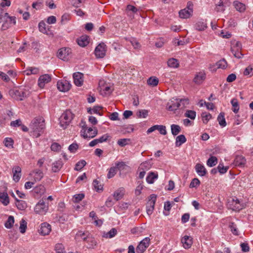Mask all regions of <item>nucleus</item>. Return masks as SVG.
<instances>
[{
    "mask_svg": "<svg viewBox=\"0 0 253 253\" xmlns=\"http://www.w3.org/2000/svg\"><path fill=\"white\" fill-rule=\"evenodd\" d=\"M73 116L72 112H64L59 118L60 126L63 128H65L66 126L70 123L73 118Z\"/></svg>",
    "mask_w": 253,
    "mask_h": 253,
    "instance_id": "obj_5",
    "label": "nucleus"
},
{
    "mask_svg": "<svg viewBox=\"0 0 253 253\" xmlns=\"http://www.w3.org/2000/svg\"><path fill=\"white\" fill-rule=\"evenodd\" d=\"M241 49L237 48L231 47V51L234 56L237 58H241L243 56V54L241 52Z\"/></svg>",
    "mask_w": 253,
    "mask_h": 253,
    "instance_id": "obj_38",
    "label": "nucleus"
},
{
    "mask_svg": "<svg viewBox=\"0 0 253 253\" xmlns=\"http://www.w3.org/2000/svg\"><path fill=\"white\" fill-rule=\"evenodd\" d=\"M51 230V225L46 223L44 222L41 224L40 229V233L42 235H48Z\"/></svg>",
    "mask_w": 253,
    "mask_h": 253,
    "instance_id": "obj_16",
    "label": "nucleus"
},
{
    "mask_svg": "<svg viewBox=\"0 0 253 253\" xmlns=\"http://www.w3.org/2000/svg\"><path fill=\"white\" fill-rule=\"evenodd\" d=\"M31 174L33 177L35 181L41 180L43 176V172L39 169H36L33 171Z\"/></svg>",
    "mask_w": 253,
    "mask_h": 253,
    "instance_id": "obj_24",
    "label": "nucleus"
},
{
    "mask_svg": "<svg viewBox=\"0 0 253 253\" xmlns=\"http://www.w3.org/2000/svg\"><path fill=\"white\" fill-rule=\"evenodd\" d=\"M158 83L159 80L156 77H150L147 80V84L152 86H155L157 85Z\"/></svg>",
    "mask_w": 253,
    "mask_h": 253,
    "instance_id": "obj_45",
    "label": "nucleus"
},
{
    "mask_svg": "<svg viewBox=\"0 0 253 253\" xmlns=\"http://www.w3.org/2000/svg\"><path fill=\"white\" fill-rule=\"evenodd\" d=\"M158 177V175L157 173L150 172L146 177V181L149 184H152L154 181Z\"/></svg>",
    "mask_w": 253,
    "mask_h": 253,
    "instance_id": "obj_31",
    "label": "nucleus"
},
{
    "mask_svg": "<svg viewBox=\"0 0 253 253\" xmlns=\"http://www.w3.org/2000/svg\"><path fill=\"white\" fill-rule=\"evenodd\" d=\"M167 64L169 67L171 68H177L179 66L178 61L175 58H170L168 60Z\"/></svg>",
    "mask_w": 253,
    "mask_h": 253,
    "instance_id": "obj_33",
    "label": "nucleus"
},
{
    "mask_svg": "<svg viewBox=\"0 0 253 253\" xmlns=\"http://www.w3.org/2000/svg\"><path fill=\"white\" fill-rule=\"evenodd\" d=\"M156 200V196L155 194H152L150 196L149 201L146 206V211L148 215H151L154 210L155 202Z\"/></svg>",
    "mask_w": 253,
    "mask_h": 253,
    "instance_id": "obj_9",
    "label": "nucleus"
},
{
    "mask_svg": "<svg viewBox=\"0 0 253 253\" xmlns=\"http://www.w3.org/2000/svg\"><path fill=\"white\" fill-rule=\"evenodd\" d=\"M137 185L135 189V194L136 196H138L141 193V190L143 188V185L142 182L138 181Z\"/></svg>",
    "mask_w": 253,
    "mask_h": 253,
    "instance_id": "obj_49",
    "label": "nucleus"
},
{
    "mask_svg": "<svg viewBox=\"0 0 253 253\" xmlns=\"http://www.w3.org/2000/svg\"><path fill=\"white\" fill-rule=\"evenodd\" d=\"M114 88L111 86H105L101 88L100 90V93L103 96H107L111 93Z\"/></svg>",
    "mask_w": 253,
    "mask_h": 253,
    "instance_id": "obj_32",
    "label": "nucleus"
},
{
    "mask_svg": "<svg viewBox=\"0 0 253 253\" xmlns=\"http://www.w3.org/2000/svg\"><path fill=\"white\" fill-rule=\"evenodd\" d=\"M51 81V77L48 74L41 76L38 80V84L41 88H43L45 84Z\"/></svg>",
    "mask_w": 253,
    "mask_h": 253,
    "instance_id": "obj_15",
    "label": "nucleus"
},
{
    "mask_svg": "<svg viewBox=\"0 0 253 253\" xmlns=\"http://www.w3.org/2000/svg\"><path fill=\"white\" fill-rule=\"evenodd\" d=\"M229 227L233 234L235 235H238V230L235 224L233 222L230 223L229 224Z\"/></svg>",
    "mask_w": 253,
    "mask_h": 253,
    "instance_id": "obj_57",
    "label": "nucleus"
},
{
    "mask_svg": "<svg viewBox=\"0 0 253 253\" xmlns=\"http://www.w3.org/2000/svg\"><path fill=\"white\" fill-rule=\"evenodd\" d=\"M56 253H63L64 252V246L62 244H57L55 247Z\"/></svg>",
    "mask_w": 253,
    "mask_h": 253,
    "instance_id": "obj_58",
    "label": "nucleus"
},
{
    "mask_svg": "<svg viewBox=\"0 0 253 253\" xmlns=\"http://www.w3.org/2000/svg\"><path fill=\"white\" fill-rule=\"evenodd\" d=\"M150 239L148 237L141 241L136 248L137 253H143L150 245Z\"/></svg>",
    "mask_w": 253,
    "mask_h": 253,
    "instance_id": "obj_8",
    "label": "nucleus"
},
{
    "mask_svg": "<svg viewBox=\"0 0 253 253\" xmlns=\"http://www.w3.org/2000/svg\"><path fill=\"white\" fill-rule=\"evenodd\" d=\"M227 62L225 59L219 60L216 63V66L217 68L225 69L227 67Z\"/></svg>",
    "mask_w": 253,
    "mask_h": 253,
    "instance_id": "obj_52",
    "label": "nucleus"
},
{
    "mask_svg": "<svg viewBox=\"0 0 253 253\" xmlns=\"http://www.w3.org/2000/svg\"><path fill=\"white\" fill-rule=\"evenodd\" d=\"M84 197V195L83 194H76L73 196V201L75 203H78L82 201Z\"/></svg>",
    "mask_w": 253,
    "mask_h": 253,
    "instance_id": "obj_54",
    "label": "nucleus"
},
{
    "mask_svg": "<svg viewBox=\"0 0 253 253\" xmlns=\"http://www.w3.org/2000/svg\"><path fill=\"white\" fill-rule=\"evenodd\" d=\"M85 242L88 244L87 248H93L96 244L95 240L90 235Z\"/></svg>",
    "mask_w": 253,
    "mask_h": 253,
    "instance_id": "obj_41",
    "label": "nucleus"
},
{
    "mask_svg": "<svg viewBox=\"0 0 253 253\" xmlns=\"http://www.w3.org/2000/svg\"><path fill=\"white\" fill-rule=\"evenodd\" d=\"M9 94L15 100H23L29 95L30 92L26 89L15 88L9 91Z\"/></svg>",
    "mask_w": 253,
    "mask_h": 253,
    "instance_id": "obj_3",
    "label": "nucleus"
},
{
    "mask_svg": "<svg viewBox=\"0 0 253 253\" xmlns=\"http://www.w3.org/2000/svg\"><path fill=\"white\" fill-rule=\"evenodd\" d=\"M244 75L245 76H252L253 75V68L251 66L247 67L244 72Z\"/></svg>",
    "mask_w": 253,
    "mask_h": 253,
    "instance_id": "obj_64",
    "label": "nucleus"
},
{
    "mask_svg": "<svg viewBox=\"0 0 253 253\" xmlns=\"http://www.w3.org/2000/svg\"><path fill=\"white\" fill-rule=\"evenodd\" d=\"M48 210V206L45 204L43 200H41L36 205L34 211L38 214H44Z\"/></svg>",
    "mask_w": 253,
    "mask_h": 253,
    "instance_id": "obj_7",
    "label": "nucleus"
},
{
    "mask_svg": "<svg viewBox=\"0 0 253 253\" xmlns=\"http://www.w3.org/2000/svg\"><path fill=\"white\" fill-rule=\"evenodd\" d=\"M200 184V181L198 178H194L190 184V188H194L198 186Z\"/></svg>",
    "mask_w": 253,
    "mask_h": 253,
    "instance_id": "obj_59",
    "label": "nucleus"
},
{
    "mask_svg": "<svg viewBox=\"0 0 253 253\" xmlns=\"http://www.w3.org/2000/svg\"><path fill=\"white\" fill-rule=\"evenodd\" d=\"M217 163V159L214 156L211 157L207 161V165L210 167L215 166Z\"/></svg>",
    "mask_w": 253,
    "mask_h": 253,
    "instance_id": "obj_42",
    "label": "nucleus"
},
{
    "mask_svg": "<svg viewBox=\"0 0 253 253\" xmlns=\"http://www.w3.org/2000/svg\"><path fill=\"white\" fill-rule=\"evenodd\" d=\"M63 163L61 160H58L54 162L52 164L51 170L54 172L59 171L62 167Z\"/></svg>",
    "mask_w": 253,
    "mask_h": 253,
    "instance_id": "obj_26",
    "label": "nucleus"
},
{
    "mask_svg": "<svg viewBox=\"0 0 253 253\" xmlns=\"http://www.w3.org/2000/svg\"><path fill=\"white\" fill-rule=\"evenodd\" d=\"M202 121L204 124H207L211 118V115L209 112H203L201 114Z\"/></svg>",
    "mask_w": 253,
    "mask_h": 253,
    "instance_id": "obj_40",
    "label": "nucleus"
},
{
    "mask_svg": "<svg viewBox=\"0 0 253 253\" xmlns=\"http://www.w3.org/2000/svg\"><path fill=\"white\" fill-rule=\"evenodd\" d=\"M245 204L241 202L236 197L230 198L228 200V207L235 211H239L245 207Z\"/></svg>",
    "mask_w": 253,
    "mask_h": 253,
    "instance_id": "obj_4",
    "label": "nucleus"
},
{
    "mask_svg": "<svg viewBox=\"0 0 253 253\" xmlns=\"http://www.w3.org/2000/svg\"><path fill=\"white\" fill-rule=\"evenodd\" d=\"M186 141V139L185 136L183 134H181L176 137L175 145L177 147H179L181 146L183 143H185Z\"/></svg>",
    "mask_w": 253,
    "mask_h": 253,
    "instance_id": "obj_34",
    "label": "nucleus"
},
{
    "mask_svg": "<svg viewBox=\"0 0 253 253\" xmlns=\"http://www.w3.org/2000/svg\"><path fill=\"white\" fill-rule=\"evenodd\" d=\"M33 135L38 138L41 135V132L45 127L44 120L42 117L35 118L29 125Z\"/></svg>",
    "mask_w": 253,
    "mask_h": 253,
    "instance_id": "obj_1",
    "label": "nucleus"
},
{
    "mask_svg": "<svg viewBox=\"0 0 253 253\" xmlns=\"http://www.w3.org/2000/svg\"><path fill=\"white\" fill-rule=\"evenodd\" d=\"M86 164L84 160L78 162L76 165L75 169L77 171L81 170L85 166Z\"/></svg>",
    "mask_w": 253,
    "mask_h": 253,
    "instance_id": "obj_50",
    "label": "nucleus"
},
{
    "mask_svg": "<svg viewBox=\"0 0 253 253\" xmlns=\"http://www.w3.org/2000/svg\"><path fill=\"white\" fill-rule=\"evenodd\" d=\"M189 105V100L187 99L172 98L169 100L167 105V108L169 111H176L177 110H183Z\"/></svg>",
    "mask_w": 253,
    "mask_h": 253,
    "instance_id": "obj_2",
    "label": "nucleus"
},
{
    "mask_svg": "<svg viewBox=\"0 0 253 253\" xmlns=\"http://www.w3.org/2000/svg\"><path fill=\"white\" fill-rule=\"evenodd\" d=\"M171 133L175 136L181 131V127L179 125L172 124L170 126Z\"/></svg>",
    "mask_w": 253,
    "mask_h": 253,
    "instance_id": "obj_36",
    "label": "nucleus"
},
{
    "mask_svg": "<svg viewBox=\"0 0 253 253\" xmlns=\"http://www.w3.org/2000/svg\"><path fill=\"white\" fill-rule=\"evenodd\" d=\"M57 86L59 91L66 92L70 90L71 87V84L67 80H61L58 81L57 83Z\"/></svg>",
    "mask_w": 253,
    "mask_h": 253,
    "instance_id": "obj_10",
    "label": "nucleus"
},
{
    "mask_svg": "<svg viewBox=\"0 0 253 253\" xmlns=\"http://www.w3.org/2000/svg\"><path fill=\"white\" fill-rule=\"evenodd\" d=\"M224 115V113L221 112L217 117V121H218L219 124L222 127H224L226 125Z\"/></svg>",
    "mask_w": 253,
    "mask_h": 253,
    "instance_id": "obj_35",
    "label": "nucleus"
},
{
    "mask_svg": "<svg viewBox=\"0 0 253 253\" xmlns=\"http://www.w3.org/2000/svg\"><path fill=\"white\" fill-rule=\"evenodd\" d=\"M115 165L117 169L120 171H123L128 168V167L123 162H117Z\"/></svg>",
    "mask_w": 253,
    "mask_h": 253,
    "instance_id": "obj_39",
    "label": "nucleus"
},
{
    "mask_svg": "<svg viewBox=\"0 0 253 253\" xmlns=\"http://www.w3.org/2000/svg\"><path fill=\"white\" fill-rule=\"evenodd\" d=\"M106 45L101 43L96 47L94 53L97 58H103L106 54Z\"/></svg>",
    "mask_w": 253,
    "mask_h": 253,
    "instance_id": "obj_11",
    "label": "nucleus"
},
{
    "mask_svg": "<svg viewBox=\"0 0 253 253\" xmlns=\"http://www.w3.org/2000/svg\"><path fill=\"white\" fill-rule=\"evenodd\" d=\"M27 222L23 219H22L20 222V232L23 234L26 232L27 229Z\"/></svg>",
    "mask_w": 253,
    "mask_h": 253,
    "instance_id": "obj_48",
    "label": "nucleus"
},
{
    "mask_svg": "<svg viewBox=\"0 0 253 253\" xmlns=\"http://www.w3.org/2000/svg\"><path fill=\"white\" fill-rule=\"evenodd\" d=\"M84 75L80 72H76L73 74V77L75 84L78 86L83 85Z\"/></svg>",
    "mask_w": 253,
    "mask_h": 253,
    "instance_id": "obj_14",
    "label": "nucleus"
},
{
    "mask_svg": "<svg viewBox=\"0 0 253 253\" xmlns=\"http://www.w3.org/2000/svg\"><path fill=\"white\" fill-rule=\"evenodd\" d=\"M0 201L4 206H7L8 205L9 203V200L7 193H0Z\"/></svg>",
    "mask_w": 253,
    "mask_h": 253,
    "instance_id": "obj_30",
    "label": "nucleus"
},
{
    "mask_svg": "<svg viewBox=\"0 0 253 253\" xmlns=\"http://www.w3.org/2000/svg\"><path fill=\"white\" fill-rule=\"evenodd\" d=\"M16 206L17 208L20 210H24L27 207L26 203L22 200H19L17 199H16Z\"/></svg>",
    "mask_w": 253,
    "mask_h": 253,
    "instance_id": "obj_37",
    "label": "nucleus"
},
{
    "mask_svg": "<svg viewBox=\"0 0 253 253\" xmlns=\"http://www.w3.org/2000/svg\"><path fill=\"white\" fill-rule=\"evenodd\" d=\"M192 13V9H186V8L181 10L179 12V17L181 18H189Z\"/></svg>",
    "mask_w": 253,
    "mask_h": 253,
    "instance_id": "obj_27",
    "label": "nucleus"
},
{
    "mask_svg": "<svg viewBox=\"0 0 253 253\" xmlns=\"http://www.w3.org/2000/svg\"><path fill=\"white\" fill-rule=\"evenodd\" d=\"M151 168V164L150 162H145L140 165V168L143 170H147Z\"/></svg>",
    "mask_w": 253,
    "mask_h": 253,
    "instance_id": "obj_55",
    "label": "nucleus"
},
{
    "mask_svg": "<svg viewBox=\"0 0 253 253\" xmlns=\"http://www.w3.org/2000/svg\"><path fill=\"white\" fill-rule=\"evenodd\" d=\"M117 233V231L115 228H112L109 232L104 234L103 237L111 238L114 237Z\"/></svg>",
    "mask_w": 253,
    "mask_h": 253,
    "instance_id": "obj_47",
    "label": "nucleus"
},
{
    "mask_svg": "<svg viewBox=\"0 0 253 253\" xmlns=\"http://www.w3.org/2000/svg\"><path fill=\"white\" fill-rule=\"evenodd\" d=\"M71 53V49L69 48H62L57 52V57L64 60H68L69 56Z\"/></svg>",
    "mask_w": 253,
    "mask_h": 253,
    "instance_id": "obj_12",
    "label": "nucleus"
},
{
    "mask_svg": "<svg viewBox=\"0 0 253 253\" xmlns=\"http://www.w3.org/2000/svg\"><path fill=\"white\" fill-rule=\"evenodd\" d=\"M117 169L116 167H113L110 168L109 169L108 173L107 174V177L111 178L115 176L117 173Z\"/></svg>",
    "mask_w": 253,
    "mask_h": 253,
    "instance_id": "obj_51",
    "label": "nucleus"
},
{
    "mask_svg": "<svg viewBox=\"0 0 253 253\" xmlns=\"http://www.w3.org/2000/svg\"><path fill=\"white\" fill-rule=\"evenodd\" d=\"M26 75L37 74L39 72V69L36 67H30L27 70Z\"/></svg>",
    "mask_w": 253,
    "mask_h": 253,
    "instance_id": "obj_53",
    "label": "nucleus"
},
{
    "mask_svg": "<svg viewBox=\"0 0 253 253\" xmlns=\"http://www.w3.org/2000/svg\"><path fill=\"white\" fill-rule=\"evenodd\" d=\"M50 148L52 151L57 152L60 150L61 147L58 143H53L51 144Z\"/></svg>",
    "mask_w": 253,
    "mask_h": 253,
    "instance_id": "obj_62",
    "label": "nucleus"
},
{
    "mask_svg": "<svg viewBox=\"0 0 253 253\" xmlns=\"http://www.w3.org/2000/svg\"><path fill=\"white\" fill-rule=\"evenodd\" d=\"M246 159L242 156H237L234 160V165L236 166L244 167L246 164Z\"/></svg>",
    "mask_w": 253,
    "mask_h": 253,
    "instance_id": "obj_22",
    "label": "nucleus"
},
{
    "mask_svg": "<svg viewBox=\"0 0 253 253\" xmlns=\"http://www.w3.org/2000/svg\"><path fill=\"white\" fill-rule=\"evenodd\" d=\"M183 247L185 249H188L191 248L192 244V238L188 236H184L181 240Z\"/></svg>",
    "mask_w": 253,
    "mask_h": 253,
    "instance_id": "obj_17",
    "label": "nucleus"
},
{
    "mask_svg": "<svg viewBox=\"0 0 253 253\" xmlns=\"http://www.w3.org/2000/svg\"><path fill=\"white\" fill-rule=\"evenodd\" d=\"M155 130H158L161 134L166 135L167 134L166 127L163 125H155L150 127L147 131V134H149Z\"/></svg>",
    "mask_w": 253,
    "mask_h": 253,
    "instance_id": "obj_13",
    "label": "nucleus"
},
{
    "mask_svg": "<svg viewBox=\"0 0 253 253\" xmlns=\"http://www.w3.org/2000/svg\"><path fill=\"white\" fill-rule=\"evenodd\" d=\"M7 17L8 18L6 19V21H4L3 23L2 24L1 26V30L4 31L7 30L8 28H9L11 24V18H10V16L8 15V14L7 13H6V16L5 18Z\"/></svg>",
    "mask_w": 253,
    "mask_h": 253,
    "instance_id": "obj_28",
    "label": "nucleus"
},
{
    "mask_svg": "<svg viewBox=\"0 0 253 253\" xmlns=\"http://www.w3.org/2000/svg\"><path fill=\"white\" fill-rule=\"evenodd\" d=\"M206 79V74L203 72L198 73L193 79V81L196 84H202Z\"/></svg>",
    "mask_w": 253,
    "mask_h": 253,
    "instance_id": "obj_21",
    "label": "nucleus"
},
{
    "mask_svg": "<svg viewBox=\"0 0 253 253\" xmlns=\"http://www.w3.org/2000/svg\"><path fill=\"white\" fill-rule=\"evenodd\" d=\"M231 103L233 107L232 111H239V107L237 100L236 99H233Z\"/></svg>",
    "mask_w": 253,
    "mask_h": 253,
    "instance_id": "obj_60",
    "label": "nucleus"
},
{
    "mask_svg": "<svg viewBox=\"0 0 253 253\" xmlns=\"http://www.w3.org/2000/svg\"><path fill=\"white\" fill-rule=\"evenodd\" d=\"M226 6L223 1L220 0L218 4H216L215 10L217 12H223L225 9Z\"/></svg>",
    "mask_w": 253,
    "mask_h": 253,
    "instance_id": "obj_44",
    "label": "nucleus"
},
{
    "mask_svg": "<svg viewBox=\"0 0 253 253\" xmlns=\"http://www.w3.org/2000/svg\"><path fill=\"white\" fill-rule=\"evenodd\" d=\"M233 6L240 12H243L246 9L245 4L237 0L234 1Z\"/></svg>",
    "mask_w": 253,
    "mask_h": 253,
    "instance_id": "obj_25",
    "label": "nucleus"
},
{
    "mask_svg": "<svg viewBox=\"0 0 253 253\" xmlns=\"http://www.w3.org/2000/svg\"><path fill=\"white\" fill-rule=\"evenodd\" d=\"M218 171L221 174H224L226 173L228 169V167H224L222 164H219L217 168Z\"/></svg>",
    "mask_w": 253,
    "mask_h": 253,
    "instance_id": "obj_63",
    "label": "nucleus"
},
{
    "mask_svg": "<svg viewBox=\"0 0 253 253\" xmlns=\"http://www.w3.org/2000/svg\"><path fill=\"white\" fill-rule=\"evenodd\" d=\"M14 218L13 216H9L4 224L5 227L7 229L11 228L14 224Z\"/></svg>",
    "mask_w": 253,
    "mask_h": 253,
    "instance_id": "obj_43",
    "label": "nucleus"
},
{
    "mask_svg": "<svg viewBox=\"0 0 253 253\" xmlns=\"http://www.w3.org/2000/svg\"><path fill=\"white\" fill-rule=\"evenodd\" d=\"M130 141L129 139L127 138H124V139H120L118 140L117 141V144L121 146V147H124L127 144H128V142Z\"/></svg>",
    "mask_w": 253,
    "mask_h": 253,
    "instance_id": "obj_56",
    "label": "nucleus"
},
{
    "mask_svg": "<svg viewBox=\"0 0 253 253\" xmlns=\"http://www.w3.org/2000/svg\"><path fill=\"white\" fill-rule=\"evenodd\" d=\"M78 44L82 47H85L89 43V37L86 35H83L77 39Z\"/></svg>",
    "mask_w": 253,
    "mask_h": 253,
    "instance_id": "obj_20",
    "label": "nucleus"
},
{
    "mask_svg": "<svg viewBox=\"0 0 253 253\" xmlns=\"http://www.w3.org/2000/svg\"><path fill=\"white\" fill-rule=\"evenodd\" d=\"M85 0H72L71 3L72 5L76 7H79L81 4L84 2Z\"/></svg>",
    "mask_w": 253,
    "mask_h": 253,
    "instance_id": "obj_61",
    "label": "nucleus"
},
{
    "mask_svg": "<svg viewBox=\"0 0 253 253\" xmlns=\"http://www.w3.org/2000/svg\"><path fill=\"white\" fill-rule=\"evenodd\" d=\"M13 179L17 182L19 181L21 176V169L19 166H16L12 169Z\"/></svg>",
    "mask_w": 253,
    "mask_h": 253,
    "instance_id": "obj_18",
    "label": "nucleus"
},
{
    "mask_svg": "<svg viewBox=\"0 0 253 253\" xmlns=\"http://www.w3.org/2000/svg\"><path fill=\"white\" fill-rule=\"evenodd\" d=\"M93 186L95 189V190L97 192L102 191H103V185H101L99 181L97 179H95L93 181Z\"/></svg>",
    "mask_w": 253,
    "mask_h": 253,
    "instance_id": "obj_46",
    "label": "nucleus"
},
{
    "mask_svg": "<svg viewBox=\"0 0 253 253\" xmlns=\"http://www.w3.org/2000/svg\"><path fill=\"white\" fill-rule=\"evenodd\" d=\"M97 129L95 127H88L85 130H81V135L84 138H92L97 134Z\"/></svg>",
    "mask_w": 253,
    "mask_h": 253,
    "instance_id": "obj_6",
    "label": "nucleus"
},
{
    "mask_svg": "<svg viewBox=\"0 0 253 253\" xmlns=\"http://www.w3.org/2000/svg\"><path fill=\"white\" fill-rule=\"evenodd\" d=\"M90 234L88 232H83L82 231H78L76 234V238L81 239L84 241H86L88 237Z\"/></svg>",
    "mask_w": 253,
    "mask_h": 253,
    "instance_id": "obj_29",
    "label": "nucleus"
},
{
    "mask_svg": "<svg viewBox=\"0 0 253 253\" xmlns=\"http://www.w3.org/2000/svg\"><path fill=\"white\" fill-rule=\"evenodd\" d=\"M125 189L124 187H120L116 190L113 194V197L116 201L123 198L125 194Z\"/></svg>",
    "mask_w": 253,
    "mask_h": 253,
    "instance_id": "obj_19",
    "label": "nucleus"
},
{
    "mask_svg": "<svg viewBox=\"0 0 253 253\" xmlns=\"http://www.w3.org/2000/svg\"><path fill=\"white\" fill-rule=\"evenodd\" d=\"M195 170L197 173L201 176H205L207 173L206 169L205 167L200 164H197L195 166Z\"/></svg>",
    "mask_w": 253,
    "mask_h": 253,
    "instance_id": "obj_23",
    "label": "nucleus"
}]
</instances>
